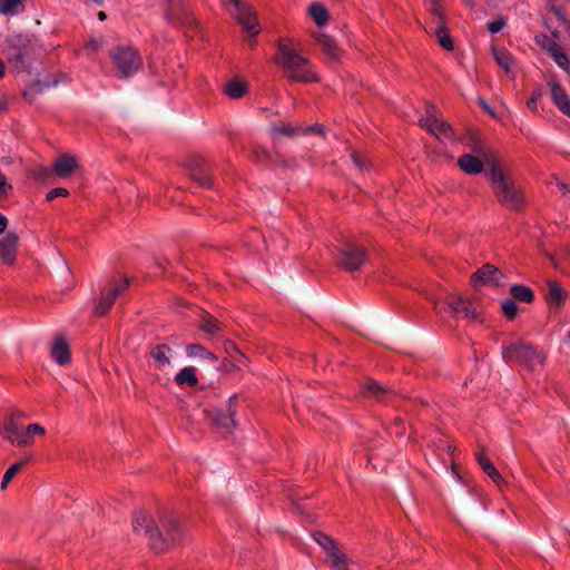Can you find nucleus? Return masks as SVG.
Returning <instances> with one entry per match:
<instances>
[{"instance_id":"obj_48","label":"nucleus","mask_w":570,"mask_h":570,"mask_svg":"<svg viewBox=\"0 0 570 570\" xmlns=\"http://www.w3.org/2000/svg\"><path fill=\"white\" fill-rule=\"evenodd\" d=\"M14 444L19 448H26L33 444V438L27 434L26 430L14 436Z\"/></svg>"},{"instance_id":"obj_27","label":"nucleus","mask_w":570,"mask_h":570,"mask_svg":"<svg viewBox=\"0 0 570 570\" xmlns=\"http://www.w3.org/2000/svg\"><path fill=\"white\" fill-rule=\"evenodd\" d=\"M476 461L479 465L481 466L482 471L492 479V481L501 487L503 483V478L498 471V469L494 466V464L490 461V459L485 455L484 451H480L476 453Z\"/></svg>"},{"instance_id":"obj_21","label":"nucleus","mask_w":570,"mask_h":570,"mask_svg":"<svg viewBox=\"0 0 570 570\" xmlns=\"http://www.w3.org/2000/svg\"><path fill=\"white\" fill-rule=\"evenodd\" d=\"M549 86L551 88V99L553 104L563 115L570 117V98L562 86L553 78L549 80Z\"/></svg>"},{"instance_id":"obj_36","label":"nucleus","mask_w":570,"mask_h":570,"mask_svg":"<svg viewBox=\"0 0 570 570\" xmlns=\"http://www.w3.org/2000/svg\"><path fill=\"white\" fill-rule=\"evenodd\" d=\"M434 35L436 37L439 45L443 49H445L448 51H452L454 49V41H453L452 37L450 36L446 24L436 27Z\"/></svg>"},{"instance_id":"obj_2","label":"nucleus","mask_w":570,"mask_h":570,"mask_svg":"<svg viewBox=\"0 0 570 570\" xmlns=\"http://www.w3.org/2000/svg\"><path fill=\"white\" fill-rule=\"evenodd\" d=\"M39 46L33 36L17 33L6 38L3 52L10 67L17 72H30Z\"/></svg>"},{"instance_id":"obj_10","label":"nucleus","mask_w":570,"mask_h":570,"mask_svg":"<svg viewBox=\"0 0 570 570\" xmlns=\"http://www.w3.org/2000/svg\"><path fill=\"white\" fill-rule=\"evenodd\" d=\"M167 22L177 28L195 29L197 20L185 4V0H167L165 10Z\"/></svg>"},{"instance_id":"obj_47","label":"nucleus","mask_w":570,"mask_h":570,"mask_svg":"<svg viewBox=\"0 0 570 570\" xmlns=\"http://www.w3.org/2000/svg\"><path fill=\"white\" fill-rule=\"evenodd\" d=\"M273 131L287 137H294L301 131V127H293L291 125L274 126Z\"/></svg>"},{"instance_id":"obj_23","label":"nucleus","mask_w":570,"mask_h":570,"mask_svg":"<svg viewBox=\"0 0 570 570\" xmlns=\"http://www.w3.org/2000/svg\"><path fill=\"white\" fill-rule=\"evenodd\" d=\"M492 53L494 60L500 66V68L504 70L505 75L509 78L514 79L515 72L513 70V67L515 63V59L513 58V56L505 48H498L494 46H492Z\"/></svg>"},{"instance_id":"obj_45","label":"nucleus","mask_w":570,"mask_h":570,"mask_svg":"<svg viewBox=\"0 0 570 570\" xmlns=\"http://www.w3.org/2000/svg\"><path fill=\"white\" fill-rule=\"evenodd\" d=\"M542 95H543V90L540 86L535 87L532 90L531 96L527 101V106L532 112L538 111V101L542 97Z\"/></svg>"},{"instance_id":"obj_59","label":"nucleus","mask_w":570,"mask_h":570,"mask_svg":"<svg viewBox=\"0 0 570 570\" xmlns=\"http://www.w3.org/2000/svg\"><path fill=\"white\" fill-rule=\"evenodd\" d=\"M293 511L308 519L309 522H313L311 515L305 511L304 507L299 503H293Z\"/></svg>"},{"instance_id":"obj_52","label":"nucleus","mask_w":570,"mask_h":570,"mask_svg":"<svg viewBox=\"0 0 570 570\" xmlns=\"http://www.w3.org/2000/svg\"><path fill=\"white\" fill-rule=\"evenodd\" d=\"M550 10L556 14V17L566 26L568 30H570V20L567 19L566 13L561 7L552 6Z\"/></svg>"},{"instance_id":"obj_14","label":"nucleus","mask_w":570,"mask_h":570,"mask_svg":"<svg viewBox=\"0 0 570 570\" xmlns=\"http://www.w3.org/2000/svg\"><path fill=\"white\" fill-rule=\"evenodd\" d=\"M469 145L476 156L482 158L489 169V163H493L494 165H501V161L497 157L495 153L491 150L482 139L480 132L478 130L469 131Z\"/></svg>"},{"instance_id":"obj_16","label":"nucleus","mask_w":570,"mask_h":570,"mask_svg":"<svg viewBox=\"0 0 570 570\" xmlns=\"http://www.w3.org/2000/svg\"><path fill=\"white\" fill-rule=\"evenodd\" d=\"M502 277L503 274L498 267L487 263L471 275V284L474 287L489 283H493L494 285L499 286L501 285L500 281Z\"/></svg>"},{"instance_id":"obj_13","label":"nucleus","mask_w":570,"mask_h":570,"mask_svg":"<svg viewBox=\"0 0 570 570\" xmlns=\"http://www.w3.org/2000/svg\"><path fill=\"white\" fill-rule=\"evenodd\" d=\"M227 1L234 7V11H232V13L236 18L237 22L240 23L248 33L256 36L258 33V30L256 29L257 17L250 7L240 0Z\"/></svg>"},{"instance_id":"obj_11","label":"nucleus","mask_w":570,"mask_h":570,"mask_svg":"<svg viewBox=\"0 0 570 570\" xmlns=\"http://www.w3.org/2000/svg\"><path fill=\"white\" fill-rule=\"evenodd\" d=\"M130 278L124 277L120 282L115 278L109 281V285L100 291V298L95 305V313L99 316L108 314L116 299L129 287Z\"/></svg>"},{"instance_id":"obj_49","label":"nucleus","mask_w":570,"mask_h":570,"mask_svg":"<svg viewBox=\"0 0 570 570\" xmlns=\"http://www.w3.org/2000/svg\"><path fill=\"white\" fill-rule=\"evenodd\" d=\"M504 26H505V19L503 17L499 16L495 20L489 21L487 23V29L491 33H498L504 28Z\"/></svg>"},{"instance_id":"obj_12","label":"nucleus","mask_w":570,"mask_h":570,"mask_svg":"<svg viewBox=\"0 0 570 570\" xmlns=\"http://www.w3.org/2000/svg\"><path fill=\"white\" fill-rule=\"evenodd\" d=\"M473 305L474 302L471 299H465L461 295H452L449 301L442 305L441 309L449 312L455 317L462 316L465 318L476 320L478 312Z\"/></svg>"},{"instance_id":"obj_24","label":"nucleus","mask_w":570,"mask_h":570,"mask_svg":"<svg viewBox=\"0 0 570 570\" xmlns=\"http://www.w3.org/2000/svg\"><path fill=\"white\" fill-rule=\"evenodd\" d=\"M51 356L60 366L70 363L71 352L65 337L59 336L51 346Z\"/></svg>"},{"instance_id":"obj_5","label":"nucleus","mask_w":570,"mask_h":570,"mask_svg":"<svg viewBox=\"0 0 570 570\" xmlns=\"http://www.w3.org/2000/svg\"><path fill=\"white\" fill-rule=\"evenodd\" d=\"M502 358L505 363H517L528 370H533L535 364H542L543 355L525 341L512 342L502 346Z\"/></svg>"},{"instance_id":"obj_3","label":"nucleus","mask_w":570,"mask_h":570,"mask_svg":"<svg viewBox=\"0 0 570 570\" xmlns=\"http://www.w3.org/2000/svg\"><path fill=\"white\" fill-rule=\"evenodd\" d=\"M159 523L151 533V550L155 553H165L171 548L183 543L186 531L183 522L173 512H161Z\"/></svg>"},{"instance_id":"obj_44","label":"nucleus","mask_w":570,"mask_h":570,"mask_svg":"<svg viewBox=\"0 0 570 570\" xmlns=\"http://www.w3.org/2000/svg\"><path fill=\"white\" fill-rule=\"evenodd\" d=\"M22 6V0H0V12L3 14H16Z\"/></svg>"},{"instance_id":"obj_7","label":"nucleus","mask_w":570,"mask_h":570,"mask_svg":"<svg viewBox=\"0 0 570 570\" xmlns=\"http://www.w3.org/2000/svg\"><path fill=\"white\" fill-rule=\"evenodd\" d=\"M334 259L338 267L346 272L358 271L367 259V252L364 246L353 239H345L340 243L334 253Z\"/></svg>"},{"instance_id":"obj_20","label":"nucleus","mask_w":570,"mask_h":570,"mask_svg":"<svg viewBox=\"0 0 570 570\" xmlns=\"http://www.w3.org/2000/svg\"><path fill=\"white\" fill-rule=\"evenodd\" d=\"M19 246V236L16 233L9 232L3 238L0 239V259L11 266L14 264Z\"/></svg>"},{"instance_id":"obj_57","label":"nucleus","mask_w":570,"mask_h":570,"mask_svg":"<svg viewBox=\"0 0 570 570\" xmlns=\"http://www.w3.org/2000/svg\"><path fill=\"white\" fill-rule=\"evenodd\" d=\"M478 105L480 106L481 109H483L491 117L497 118V114L494 112V110L491 108V106L488 104V101L484 98L479 97Z\"/></svg>"},{"instance_id":"obj_55","label":"nucleus","mask_w":570,"mask_h":570,"mask_svg":"<svg viewBox=\"0 0 570 570\" xmlns=\"http://www.w3.org/2000/svg\"><path fill=\"white\" fill-rule=\"evenodd\" d=\"M26 432H27V434L31 435L32 438L36 434H38V435H45L46 434V430L41 425H39L38 423L29 424L26 428Z\"/></svg>"},{"instance_id":"obj_1","label":"nucleus","mask_w":570,"mask_h":570,"mask_svg":"<svg viewBox=\"0 0 570 570\" xmlns=\"http://www.w3.org/2000/svg\"><path fill=\"white\" fill-rule=\"evenodd\" d=\"M485 178L492 187L497 200L510 210L519 212L524 204L523 191L515 185L511 173L502 165L489 163Z\"/></svg>"},{"instance_id":"obj_50","label":"nucleus","mask_w":570,"mask_h":570,"mask_svg":"<svg viewBox=\"0 0 570 570\" xmlns=\"http://www.w3.org/2000/svg\"><path fill=\"white\" fill-rule=\"evenodd\" d=\"M67 196H69V190L67 188L56 187L46 194V200L52 202L56 197H67Z\"/></svg>"},{"instance_id":"obj_43","label":"nucleus","mask_w":570,"mask_h":570,"mask_svg":"<svg viewBox=\"0 0 570 570\" xmlns=\"http://www.w3.org/2000/svg\"><path fill=\"white\" fill-rule=\"evenodd\" d=\"M501 309H502L503 315L509 321H511L517 316V314L519 312V306L515 303V301H513L512 298H507L501 302Z\"/></svg>"},{"instance_id":"obj_4","label":"nucleus","mask_w":570,"mask_h":570,"mask_svg":"<svg viewBox=\"0 0 570 570\" xmlns=\"http://www.w3.org/2000/svg\"><path fill=\"white\" fill-rule=\"evenodd\" d=\"M275 61L285 69L292 81L309 83L320 80L315 73L307 69L308 60L283 42L278 43Z\"/></svg>"},{"instance_id":"obj_9","label":"nucleus","mask_w":570,"mask_h":570,"mask_svg":"<svg viewBox=\"0 0 570 570\" xmlns=\"http://www.w3.org/2000/svg\"><path fill=\"white\" fill-rule=\"evenodd\" d=\"M185 168L190 178L202 188H213V167L212 164L199 155H191L185 160Z\"/></svg>"},{"instance_id":"obj_32","label":"nucleus","mask_w":570,"mask_h":570,"mask_svg":"<svg viewBox=\"0 0 570 570\" xmlns=\"http://www.w3.org/2000/svg\"><path fill=\"white\" fill-rule=\"evenodd\" d=\"M175 382L178 385H188L189 387H196L198 385L196 368L194 366H187L181 368L176 374Z\"/></svg>"},{"instance_id":"obj_25","label":"nucleus","mask_w":570,"mask_h":570,"mask_svg":"<svg viewBox=\"0 0 570 570\" xmlns=\"http://www.w3.org/2000/svg\"><path fill=\"white\" fill-rule=\"evenodd\" d=\"M77 168V160L70 154L61 155L53 164V171L60 178L70 176Z\"/></svg>"},{"instance_id":"obj_28","label":"nucleus","mask_w":570,"mask_h":570,"mask_svg":"<svg viewBox=\"0 0 570 570\" xmlns=\"http://www.w3.org/2000/svg\"><path fill=\"white\" fill-rule=\"evenodd\" d=\"M513 301L531 304L534 301V292L531 287L523 284H513L510 289Z\"/></svg>"},{"instance_id":"obj_64","label":"nucleus","mask_w":570,"mask_h":570,"mask_svg":"<svg viewBox=\"0 0 570 570\" xmlns=\"http://www.w3.org/2000/svg\"><path fill=\"white\" fill-rule=\"evenodd\" d=\"M155 263L161 269H166L170 266V262L167 258H155Z\"/></svg>"},{"instance_id":"obj_26","label":"nucleus","mask_w":570,"mask_h":570,"mask_svg":"<svg viewBox=\"0 0 570 570\" xmlns=\"http://www.w3.org/2000/svg\"><path fill=\"white\" fill-rule=\"evenodd\" d=\"M16 416H20V413H11L0 428V435L10 441L11 444H14V436L22 431V425L17 421Z\"/></svg>"},{"instance_id":"obj_22","label":"nucleus","mask_w":570,"mask_h":570,"mask_svg":"<svg viewBox=\"0 0 570 570\" xmlns=\"http://www.w3.org/2000/svg\"><path fill=\"white\" fill-rule=\"evenodd\" d=\"M458 166L468 175H479L487 171L484 170V167H487L484 160L472 154H464L460 156L458 159Z\"/></svg>"},{"instance_id":"obj_40","label":"nucleus","mask_w":570,"mask_h":570,"mask_svg":"<svg viewBox=\"0 0 570 570\" xmlns=\"http://www.w3.org/2000/svg\"><path fill=\"white\" fill-rule=\"evenodd\" d=\"M30 461V456H24L21 461L11 464L4 472L1 482V489H6L9 482L21 471L23 465Z\"/></svg>"},{"instance_id":"obj_6","label":"nucleus","mask_w":570,"mask_h":570,"mask_svg":"<svg viewBox=\"0 0 570 570\" xmlns=\"http://www.w3.org/2000/svg\"><path fill=\"white\" fill-rule=\"evenodd\" d=\"M237 401L238 395L233 394L228 399L226 410L217 406H209L203 410L205 419L213 430L223 434H229L237 426V421L235 420Z\"/></svg>"},{"instance_id":"obj_19","label":"nucleus","mask_w":570,"mask_h":570,"mask_svg":"<svg viewBox=\"0 0 570 570\" xmlns=\"http://www.w3.org/2000/svg\"><path fill=\"white\" fill-rule=\"evenodd\" d=\"M361 394L366 399H373L379 402L386 401L387 396L394 392L391 389L384 387L377 381L366 377L360 383Z\"/></svg>"},{"instance_id":"obj_34","label":"nucleus","mask_w":570,"mask_h":570,"mask_svg":"<svg viewBox=\"0 0 570 570\" xmlns=\"http://www.w3.org/2000/svg\"><path fill=\"white\" fill-rule=\"evenodd\" d=\"M308 12L317 27H323L328 22L330 14L326 7L321 2H313Z\"/></svg>"},{"instance_id":"obj_41","label":"nucleus","mask_w":570,"mask_h":570,"mask_svg":"<svg viewBox=\"0 0 570 570\" xmlns=\"http://www.w3.org/2000/svg\"><path fill=\"white\" fill-rule=\"evenodd\" d=\"M429 2L431 6L429 11L433 16V22L436 24V27L446 24V17L440 1L429 0Z\"/></svg>"},{"instance_id":"obj_17","label":"nucleus","mask_w":570,"mask_h":570,"mask_svg":"<svg viewBox=\"0 0 570 570\" xmlns=\"http://www.w3.org/2000/svg\"><path fill=\"white\" fill-rule=\"evenodd\" d=\"M537 42L549 52L559 67L566 71L569 70L570 60L557 41L550 40L546 35H540L537 36Z\"/></svg>"},{"instance_id":"obj_18","label":"nucleus","mask_w":570,"mask_h":570,"mask_svg":"<svg viewBox=\"0 0 570 570\" xmlns=\"http://www.w3.org/2000/svg\"><path fill=\"white\" fill-rule=\"evenodd\" d=\"M132 531L136 533L144 532L145 537L148 539V547L151 549V533L154 534V528H157L158 523L147 514V512L142 509L136 510L132 514Z\"/></svg>"},{"instance_id":"obj_63","label":"nucleus","mask_w":570,"mask_h":570,"mask_svg":"<svg viewBox=\"0 0 570 570\" xmlns=\"http://www.w3.org/2000/svg\"><path fill=\"white\" fill-rule=\"evenodd\" d=\"M352 159L354 161V164L360 168V169H363L365 168V161L362 159V157L360 155H357L356 153L352 154Z\"/></svg>"},{"instance_id":"obj_39","label":"nucleus","mask_w":570,"mask_h":570,"mask_svg":"<svg viewBox=\"0 0 570 570\" xmlns=\"http://www.w3.org/2000/svg\"><path fill=\"white\" fill-rule=\"evenodd\" d=\"M312 537L322 547V549L326 551L327 554L337 547V542L323 531H313Z\"/></svg>"},{"instance_id":"obj_61","label":"nucleus","mask_w":570,"mask_h":570,"mask_svg":"<svg viewBox=\"0 0 570 570\" xmlns=\"http://www.w3.org/2000/svg\"><path fill=\"white\" fill-rule=\"evenodd\" d=\"M425 111H426L428 118H432L434 121L438 120L436 119L438 109L433 104H431V102L426 104Z\"/></svg>"},{"instance_id":"obj_54","label":"nucleus","mask_w":570,"mask_h":570,"mask_svg":"<svg viewBox=\"0 0 570 570\" xmlns=\"http://www.w3.org/2000/svg\"><path fill=\"white\" fill-rule=\"evenodd\" d=\"M224 351L230 358H233L237 353H239V348L230 340L224 341Z\"/></svg>"},{"instance_id":"obj_58","label":"nucleus","mask_w":570,"mask_h":570,"mask_svg":"<svg viewBox=\"0 0 570 570\" xmlns=\"http://www.w3.org/2000/svg\"><path fill=\"white\" fill-rule=\"evenodd\" d=\"M438 130L440 134L444 135L445 137H449L452 134V127L448 121H442L438 126Z\"/></svg>"},{"instance_id":"obj_51","label":"nucleus","mask_w":570,"mask_h":570,"mask_svg":"<svg viewBox=\"0 0 570 570\" xmlns=\"http://www.w3.org/2000/svg\"><path fill=\"white\" fill-rule=\"evenodd\" d=\"M391 432L394 433L397 438H402L405 434V423L402 419H394L391 425Z\"/></svg>"},{"instance_id":"obj_35","label":"nucleus","mask_w":570,"mask_h":570,"mask_svg":"<svg viewBox=\"0 0 570 570\" xmlns=\"http://www.w3.org/2000/svg\"><path fill=\"white\" fill-rule=\"evenodd\" d=\"M170 352L171 348L167 344H158L151 348L149 355L159 366H166L170 364V357L168 356Z\"/></svg>"},{"instance_id":"obj_42","label":"nucleus","mask_w":570,"mask_h":570,"mask_svg":"<svg viewBox=\"0 0 570 570\" xmlns=\"http://www.w3.org/2000/svg\"><path fill=\"white\" fill-rule=\"evenodd\" d=\"M332 560V566L336 570H348V558L337 547L327 554Z\"/></svg>"},{"instance_id":"obj_30","label":"nucleus","mask_w":570,"mask_h":570,"mask_svg":"<svg viewBox=\"0 0 570 570\" xmlns=\"http://www.w3.org/2000/svg\"><path fill=\"white\" fill-rule=\"evenodd\" d=\"M317 42L322 47V51L326 53L332 60H338L342 53V50L337 47L335 40L327 36L321 35L317 37Z\"/></svg>"},{"instance_id":"obj_33","label":"nucleus","mask_w":570,"mask_h":570,"mask_svg":"<svg viewBox=\"0 0 570 570\" xmlns=\"http://www.w3.org/2000/svg\"><path fill=\"white\" fill-rule=\"evenodd\" d=\"M58 81L55 80L52 82H46L41 80H35L32 83H30L24 90H23V97L29 102L32 104L37 96L43 91L45 88H48L52 85H57Z\"/></svg>"},{"instance_id":"obj_38","label":"nucleus","mask_w":570,"mask_h":570,"mask_svg":"<svg viewBox=\"0 0 570 570\" xmlns=\"http://www.w3.org/2000/svg\"><path fill=\"white\" fill-rule=\"evenodd\" d=\"M254 159L258 164H265L269 168H274L276 163V155H272L266 148L256 146L253 150Z\"/></svg>"},{"instance_id":"obj_62","label":"nucleus","mask_w":570,"mask_h":570,"mask_svg":"<svg viewBox=\"0 0 570 570\" xmlns=\"http://www.w3.org/2000/svg\"><path fill=\"white\" fill-rule=\"evenodd\" d=\"M420 126L423 128H426L429 132L435 135L434 129L432 125L430 124V118H422L419 121Z\"/></svg>"},{"instance_id":"obj_8","label":"nucleus","mask_w":570,"mask_h":570,"mask_svg":"<svg viewBox=\"0 0 570 570\" xmlns=\"http://www.w3.org/2000/svg\"><path fill=\"white\" fill-rule=\"evenodd\" d=\"M111 58L121 78H129L142 66L141 58L132 47L119 46L111 51Z\"/></svg>"},{"instance_id":"obj_56","label":"nucleus","mask_w":570,"mask_h":570,"mask_svg":"<svg viewBox=\"0 0 570 570\" xmlns=\"http://www.w3.org/2000/svg\"><path fill=\"white\" fill-rule=\"evenodd\" d=\"M274 167H282V168H296L297 164L295 159H284L279 160L278 156L276 155V163L274 164Z\"/></svg>"},{"instance_id":"obj_29","label":"nucleus","mask_w":570,"mask_h":570,"mask_svg":"<svg viewBox=\"0 0 570 570\" xmlns=\"http://www.w3.org/2000/svg\"><path fill=\"white\" fill-rule=\"evenodd\" d=\"M248 91L247 83L237 78H233L226 82L224 94L232 99H240Z\"/></svg>"},{"instance_id":"obj_60","label":"nucleus","mask_w":570,"mask_h":570,"mask_svg":"<svg viewBox=\"0 0 570 570\" xmlns=\"http://www.w3.org/2000/svg\"><path fill=\"white\" fill-rule=\"evenodd\" d=\"M232 360L235 363H237L239 365V367L246 366L247 363L249 362L248 358L240 351Z\"/></svg>"},{"instance_id":"obj_46","label":"nucleus","mask_w":570,"mask_h":570,"mask_svg":"<svg viewBox=\"0 0 570 570\" xmlns=\"http://www.w3.org/2000/svg\"><path fill=\"white\" fill-rule=\"evenodd\" d=\"M214 367L223 374H229L234 372L236 368H239V365L235 363L233 360L225 357L220 364H213Z\"/></svg>"},{"instance_id":"obj_53","label":"nucleus","mask_w":570,"mask_h":570,"mask_svg":"<svg viewBox=\"0 0 570 570\" xmlns=\"http://www.w3.org/2000/svg\"><path fill=\"white\" fill-rule=\"evenodd\" d=\"M12 190V186L7 181L6 176L0 170V197H7Z\"/></svg>"},{"instance_id":"obj_31","label":"nucleus","mask_w":570,"mask_h":570,"mask_svg":"<svg viewBox=\"0 0 570 570\" xmlns=\"http://www.w3.org/2000/svg\"><path fill=\"white\" fill-rule=\"evenodd\" d=\"M186 353L189 357H199L202 360L210 362V364H216L218 362V357L205 348L202 344L194 343L188 344L186 346Z\"/></svg>"},{"instance_id":"obj_37","label":"nucleus","mask_w":570,"mask_h":570,"mask_svg":"<svg viewBox=\"0 0 570 570\" xmlns=\"http://www.w3.org/2000/svg\"><path fill=\"white\" fill-rule=\"evenodd\" d=\"M198 327L203 332L214 335L222 330V324L212 314L205 313V315L202 317Z\"/></svg>"},{"instance_id":"obj_15","label":"nucleus","mask_w":570,"mask_h":570,"mask_svg":"<svg viewBox=\"0 0 570 570\" xmlns=\"http://www.w3.org/2000/svg\"><path fill=\"white\" fill-rule=\"evenodd\" d=\"M568 292L557 281L548 279L544 289V299L550 309H561L566 304Z\"/></svg>"}]
</instances>
